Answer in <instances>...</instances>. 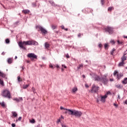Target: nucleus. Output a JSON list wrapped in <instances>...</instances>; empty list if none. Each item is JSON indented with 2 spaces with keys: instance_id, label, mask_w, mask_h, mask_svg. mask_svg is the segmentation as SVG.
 Masks as SVG:
<instances>
[{
  "instance_id": "1",
  "label": "nucleus",
  "mask_w": 127,
  "mask_h": 127,
  "mask_svg": "<svg viewBox=\"0 0 127 127\" xmlns=\"http://www.w3.org/2000/svg\"><path fill=\"white\" fill-rule=\"evenodd\" d=\"M68 114L69 115H71V116H75V117H77L78 118H80L81 116H82V112L80 111H77V110H68Z\"/></svg>"
},
{
  "instance_id": "2",
  "label": "nucleus",
  "mask_w": 127,
  "mask_h": 127,
  "mask_svg": "<svg viewBox=\"0 0 127 127\" xmlns=\"http://www.w3.org/2000/svg\"><path fill=\"white\" fill-rule=\"evenodd\" d=\"M1 95L3 98H7V99H10L11 98L10 92L7 89H4L2 91Z\"/></svg>"
},
{
  "instance_id": "3",
  "label": "nucleus",
  "mask_w": 127,
  "mask_h": 127,
  "mask_svg": "<svg viewBox=\"0 0 127 127\" xmlns=\"http://www.w3.org/2000/svg\"><path fill=\"white\" fill-rule=\"evenodd\" d=\"M23 44L24 45H35L36 46H37V45H38V42L33 40H29L23 41Z\"/></svg>"
},
{
  "instance_id": "4",
  "label": "nucleus",
  "mask_w": 127,
  "mask_h": 127,
  "mask_svg": "<svg viewBox=\"0 0 127 127\" xmlns=\"http://www.w3.org/2000/svg\"><path fill=\"white\" fill-rule=\"evenodd\" d=\"M127 55V54H124V56L121 58L122 61L119 64L118 67H122L126 64V63H125V61L127 60V57L126 56Z\"/></svg>"
},
{
  "instance_id": "5",
  "label": "nucleus",
  "mask_w": 127,
  "mask_h": 127,
  "mask_svg": "<svg viewBox=\"0 0 127 127\" xmlns=\"http://www.w3.org/2000/svg\"><path fill=\"white\" fill-rule=\"evenodd\" d=\"M27 57H28V58H30L31 61H33L34 59H37V56L35 55L34 53L28 54Z\"/></svg>"
},
{
  "instance_id": "6",
  "label": "nucleus",
  "mask_w": 127,
  "mask_h": 127,
  "mask_svg": "<svg viewBox=\"0 0 127 127\" xmlns=\"http://www.w3.org/2000/svg\"><path fill=\"white\" fill-rule=\"evenodd\" d=\"M37 28L40 29L39 30L42 32V34H46L47 33V31L41 26H37Z\"/></svg>"
},
{
  "instance_id": "7",
  "label": "nucleus",
  "mask_w": 127,
  "mask_h": 127,
  "mask_svg": "<svg viewBox=\"0 0 127 127\" xmlns=\"http://www.w3.org/2000/svg\"><path fill=\"white\" fill-rule=\"evenodd\" d=\"M104 29L105 31L109 32V34H112L113 32H114V29L111 27H107L106 28H105Z\"/></svg>"
},
{
  "instance_id": "8",
  "label": "nucleus",
  "mask_w": 127,
  "mask_h": 127,
  "mask_svg": "<svg viewBox=\"0 0 127 127\" xmlns=\"http://www.w3.org/2000/svg\"><path fill=\"white\" fill-rule=\"evenodd\" d=\"M109 80L107 78V75H105L101 77V82H103L105 85L108 83Z\"/></svg>"
},
{
  "instance_id": "9",
  "label": "nucleus",
  "mask_w": 127,
  "mask_h": 127,
  "mask_svg": "<svg viewBox=\"0 0 127 127\" xmlns=\"http://www.w3.org/2000/svg\"><path fill=\"white\" fill-rule=\"evenodd\" d=\"M99 89L100 87L99 86H96L94 84L92 86V91L94 93H97L98 91H99Z\"/></svg>"
},
{
  "instance_id": "10",
  "label": "nucleus",
  "mask_w": 127,
  "mask_h": 127,
  "mask_svg": "<svg viewBox=\"0 0 127 127\" xmlns=\"http://www.w3.org/2000/svg\"><path fill=\"white\" fill-rule=\"evenodd\" d=\"M100 97H101L100 101L102 102V103H105V102H106V99L108 98V96H107V95H105L104 96H101Z\"/></svg>"
},
{
  "instance_id": "11",
  "label": "nucleus",
  "mask_w": 127,
  "mask_h": 127,
  "mask_svg": "<svg viewBox=\"0 0 127 127\" xmlns=\"http://www.w3.org/2000/svg\"><path fill=\"white\" fill-rule=\"evenodd\" d=\"M94 78L95 79V81H98V82H101V77H100V76L97 75H94Z\"/></svg>"
},
{
  "instance_id": "12",
  "label": "nucleus",
  "mask_w": 127,
  "mask_h": 127,
  "mask_svg": "<svg viewBox=\"0 0 127 127\" xmlns=\"http://www.w3.org/2000/svg\"><path fill=\"white\" fill-rule=\"evenodd\" d=\"M23 45H24V44H23V42H20L18 43V46H19V47H20V48H22V49H23V50H25V49H26V48H25V47H24V46H23Z\"/></svg>"
},
{
  "instance_id": "13",
  "label": "nucleus",
  "mask_w": 127,
  "mask_h": 127,
  "mask_svg": "<svg viewBox=\"0 0 127 127\" xmlns=\"http://www.w3.org/2000/svg\"><path fill=\"white\" fill-rule=\"evenodd\" d=\"M44 46L46 49H48L50 47V45L48 42L45 43Z\"/></svg>"
},
{
  "instance_id": "14",
  "label": "nucleus",
  "mask_w": 127,
  "mask_h": 127,
  "mask_svg": "<svg viewBox=\"0 0 127 127\" xmlns=\"http://www.w3.org/2000/svg\"><path fill=\"white\" fill-rule=\"evenodd\" d=\"M13 100V101H16V102L18 103L20 101H23V99H22V97H19V98H14Z\"/></svg>"
},
{
  "instance_id": "15",
  "label": "nucleus",
  "mask_w": 127,
  "mask_h": 127,
  "mask_svg": "<svg viewBox=\"0 0 127 127\" xmlns=\"http://www.w3.org/2000/svg\"><path fill=\"white\" fill-rule=\"evenodd\" d=\"M6 75L4 74L3 72L0 70V77H1L2 78H5Z\"/></svg>"
},
{
  "instance_id": "16",
  "label": "nucleus",
  "mask_w": 127,
  "mask_h": 127,
  "mask_svg": "<svg viewBox=\"0 0 127 127\" xmlns=\"http://www.w3.org/2000/svg\"><path fill=\"white\" fill-rule=\"evenodd\" d=\"M123 76H124L123 73L117 74V78L118 80H120V79H121V78H122V77H123Z\"/></svg>"
},
{
  "instance_id": "17",
  "label": "nucleus",
  "mask_w": 127,
  "mask_h": 127,
  "mask_svg": "<svg viewBox=\"0 0 127 127\" xmlns=\"http://www.w3.org/2000/svg\"><path fill=\"white\" fill-rule=\"evenodd\" d=\"M116 87L117 88V89H123V85L121 84H117L116 85Z\"/></svg>"
},
{
  "instance_id": "18",
  "label": "nucleus",
  "mask_w": 127,
  "mask_h": 127,
  "mask_svg": "<svg viewBox=\"0 0 127 127\" xmlns=\"http://www.w3.org/2000/svg\"><path fill=\"white\" fill-rule=\"evenodd\" d=\"M77 91H78V88H77L76 87L73 88L72 89V93H75V92H77Z\"/></svg>"
},
{
  "instance_id": "19",
  "label": "nucleus",
  "mask_w": 127,
  "mask_h": 127,
  "mask_svg": "<svg viewBox=\"0 0 127 127\" xmlns=\"http://www.w3.org/2000/svg\"><path fill=\"white\" fill-rule=\"evenodd\" d=\"M122 83H123L124 85L126 84H127V77L125 78L123 81Z\"/></svg>"
},
{
  "instance_id": "20",
  "label": "nucleus",
  "mask_w": 127,
  "mask_h": 127,
  "mask_svg": "<svg viewBox=\"0 0 127 127\" xmlns=\"http://www.w3.org/2000/svg\"><path fill=\"white\" fill-rule=\"evenodd\" d=\"M7 63L8 64H11L12 63V60L11 58H8L7 60Z\"/></svg>"
},
{
  "instance_id": "21",
  "label": "nucleus",
  "mask_w": 127,
  "mask_h": 127,
  "mask_svg": "<svg viewBox=\"0 0 127 127\" xmlns=\"http://www.w3.org/2000/svg\"><path fill=\"white\" fill-rule=\"evenodd\" d=\"M29 10L28 9H25V10H23L22 12H24V13H25V14H26V13H29Z\"/></svg>"
},
{
  "instance_id": "22",
  "label": "nucleus",
  "mask_w": 127,
  "mask_h": 127,
  "mask_svg": "<svg viewBox=\"0 0 127 127\" xmlns=\"http://www.w3.org/2000/svg\"><path fill=\"white\" fill-rule=\"evenodd\" d=\"M83 64H79L78 66L77 67V69H82L83 68Z\"/></svg>"
},
{
  "instance_id": "23",
  "label": "nucleus",
  "mask_w": 127,
  "mask_h": 127,
  "mask_svg": "<svg viewBox=\"0 0 127 127\" xmlns=\"http://www.w3.org/2000/svg\"><path fill=\"white\" fill-rule=\"evenodd\" d=\"M29 86V84L23 85V89H27Z\"/></svg>"
},
{
  "instance_id": "24",
  "label": "nucleus",
  "mask_w": 127,
  "mask_h": 127,
  "mask_svg": "<svg viewBox=\"0 0 127 127\" xmlns=\"http://www.w3.org/2000/svg\"><path fill=\"white\" fill-rule=\"evenodd\" d=\"M0 84L1 85V86H4L3 80L1 78H0Z\"/></svg>"
},
{
  "instance_id": "25",
  "label": "nucleus",
  "mask_w": 127,
  "mask_h": 127,
  "mask_svg": "<svg viewBox=\"0 0 127 127\" xmlns=\"http://www.w3.org/2000/svg\"><path fill=\"white\" fill-rule=\"evenodd\" d=\"M12 116L13 117H17V113H16V112H12Z\"/></svg>"
},
{
  "instance_id": "26",
  "label": "nucleus",
  "mask_w": 127,
  "mask_h": 127,
  "mask_svg": "<svg viewBox=\"0 0 127 127\" xmlns=\"http://www.w3.org/2000/svg\"><path fill=\"white\" fill-rule=\"evenodd\" d=\"M51 27H52V29L53 30H54V29H56V27H57V26H55L54 25H51Z\"/></svg>"
},
{
  "instance_id": "27",
  "label": "nucleus",
  "mask_w": 127,
  "mask_h": 127,
  "mask_svg": "<svg viewBox=\"0 0 127 127\" xmlns=\"http://www.w3.org/2000/svg\"><path fill=\"white\" fill-rule=\"evenodd\" d=\"M113 9H114V7H109L108 10V11H111V10H113Z\"/></svg>"
},
{
  "instance_id": "28",
  "label": "nucleus",
  "mask_w": 127,
  "mask_h": 127,
  "mask_svg": "<svg viewBox=\"0 0 127 127\" xmlns=\"http://www.w3.org/2000/svg\"><path fill=\"white\" fill-rule=\"evenodd\" d=\"M1 106L2 107V108H4L5 107V104L3 101L1 102Z\"/></svg>"
},
{
  "instance_id": "29",
  "label": "nucleus",
  "mask_w": 127,
  "mask_h": 127,
  "mask_svg": "<svg viewBox=\"0 0 127 127\" xmlns=\"http://www.w3.org/2000/svg\"><path fill=\"white\" fill-rule=\"evenodd\" d=\"M115 51H116L115 48L113 49L112 51L111 52V55H114V52H115Z\"/></svg>"
},
{
  "instance_id": "30",
  "label": "nucleus",
  "mask_w": 127,
  "mask_h": 127,
  "mask_svg": "<svg viewBox=\"0 0 127 127\" xmlns=\"http://www.w3.org/2000/svg\"><path fill=\"white\" fill-rule=\"evenodd\" d=\"M17 80H18V82H21L22 81V79H20V76H18L17 77Z\"/></svg>"
},
{
  "instance_id": "31",
  "label": "nucleus",
  "mask_w": 127,
  "mask_h": 127,
  "mask_svg": "<svg viewBox=\"0 0 127 127\" xmlns=\"http://www.w3.org/2000/svg\"><path fill=\"white\" fill-rule=\"evenodd\" d=\"M9 42H10L9 39H6L5 40V43H6V44H8V43H9Z\"/></svg>"
},
{
  "instance_id": "32",
  "label": "nucleus",
  "mask_w": 127,
  "mask_h": 127,
  "mask_svg": "<svg viewBox=\"0 0 127 127\" xmlns=\"http://www.w3.org/2000/svg\"><path fill=\"white\" fill-rule=\"evenodd\" d=\"M60 109H61V110H65V111H68V110H70V109H66V108H64V107H62V106H61V107H60Z\"/></svg>"
},
{
  "instance_id": "33",
  "label": "nucleus",
  "mask_w": 127,
  "mask_h": 127,
  "mask_svg": "<svg viewBox=\"0 0 127 127\" xmlns=\"http://www.w3.org/2000/svg\"><path fill=\"white\" fill-rule=\"evenodd\" d=\"M118 74H119V73H118V71L115 70V71H114V76H116V75H117V76H118Z\"/></svg>"
},
{
  "instance_id": "34",
  "label": "nucleus",
  "mask_w": 127,
  "mask_h": 127,
  "mask_svg": "<svg viewBox=\"0 0 127 127\" xmlns=\"http://www.w3.org/2000/svg\"><path fill=\"white\" fill-rule=\"evenodd\" d=\"M30 123H31V124H34L35 123V120L34 119H32L30 121Z\"/></svg>"
},
{
  "instance_id": "35",
  "label": "nucleus",
  "mask_w": 127,
  "mask_h": 127,
  "mask_svg": "<svg viewBox=\"0 0 127 127\" xmlns=\"http://www.w3.org/2000/svg\"><path fill=\"white\" fill-rule=\"evenodd\" d=\"M49 67H50V68H51L52 69H54V66L53 65H52V64H50L49 65Z\"/></svg>"
},
{
  "instance_id": "36",
  "label": "nucleus",
  "mask_w": 127,
  "mask_h": 127,
  "mask_svg": "<svg viewBox=\"0 0 127 127\" xmlns=\"http://www.w3.org/2000/svg\"><path fill=\"white\" fill-rule=\"evenodd\" d=\"M108 44H105V45H104V47H105V49H106V50H107V49H108Z\"/></svg>"
},
{
  "instance_id": "37",
  "label": "nucleus",
  "mask_w": 127,
  "mask_h": 127,
  "mask_svg": "<svg viewBox=\"0 0 127 127\" xmlns=\"http://www.w3.org/2000/svg\"><path fill=\"white\" fill-rule=\"evenodd\" d=\"M50 3H51V4H52V5H55V4L54 3V2L52 1H49Z\"/></svg>"
},
{
  "instance_id": "38",
  "label": "nucleus",
  "mask_w": 127,
  "mask_h": 127,
  "mask_svg": "<svg viewBox=\"0 0 127 127\" xmlns=\"http://www.w3.org/2000/svg\"><path fill=\"white\" fill-rule=\"evenodd\" d=\"M98 47H99V48H102L103 47V45L102 44H99L98 45Z\"/></svg>"
},
{
  "instance_id": "39",
  "label": "nucleus",
  "mask_w": 127,
  "mask_h": 127,
  "mask_svg": "<svg viewBox=\"0 0 127 127\" xmlns=\"http://www.w3.org/2000/svg\"><path fill=\"white\" fill-rule=\"evenodd\" d=\"M110 94H111V92L108 91L105 95H106V96H108V95Z\"/></svg>"
},
{
  "instance_id": "40",
  "label": "nucleus",
  "mask_w": 127,
  "mask_h": 127,
  "mask_svg": "<svg viewBox=\"0 0 127 127\" xmlns=\"http://www.w3.org/2000/svg\"><path fill=\"white\" fill-rule=\"evenodd\" d=\"M105 0H101V4L102 5H104V1Z\"/></svg>"
},
{
  "instance_id": "41",
  "label": "nucleus",
  "mask_w": 127,
  "mask_h": 127,
  "mask_svg": "<svg viewBox=\"0 0 127 127\" xmlns=\"http://www.w3.org/2000/svg\"><path fill=\"white\" fill-rule=\"evenodd\" d=\"M54 67H56V68H59V65L58 64H56V65H54Z\"/></svg>"
},
{
  "instance_id": "42",
  "label": "nucleus",
  "mask_w": 127,
  "mask_h": 127,
  "mask_svg": "<svg viewBox=\"0 0 127 127\" xmlns=\"http://www.w3.org/2000/svg\"><path fill=\"white\" fill-rule=\"evenodd\" d=\"M65 57L67 58H70V56H69V54H66V55H65Z\"/></svg>"
},
{
  "instance_id": "43",
  "label": "nucleus",
  "mask_w": 127,
  "mask_h": 127,
  "mask_svg": "<svg viewBox=\"0 0 127 127\" xmlns=\"http://www.w3.org/2000/svg\"><path fill=\"white\" fill-rule=\"evenodd\" d=\"M32 5L33 7H35V6H36V4L35 3H33Z\"/></svg>"
},
{
  "instance_id": "44",
  "label": "nucleus",
  "mask_w": 127,
  "mask_h": 127,
  "mask_svg": "<svg viewBox=\"0 0 127 127\" xmlns=\"http://www.w3.org/2000/svg\"><path fill=\"white\" fill-rule=\"evenodd\" d=\"M32 90L33 93H35V89L34 88V87H32Z\"/></svg>"
},
{
  "instance_id": "45",
  "label": "nucleus",
  "mask_w": 127,
  "mask_h": 127,
  "mask_svg": "<svg viewBox=\"0 0 127 127\" xmlns=\"http://www.w3.org/2000/svg\"><path fill=\"white\" fill-rule=\"evenodd\" d=\"M117 42H118V44H123V42H120V41H119V40L117 41Z\"/></svg>"
},
{
  "instance_id": "46",
  "label": "nucleus",
  "mask_w": 127,
  "mask_h": 127,
  "mask_svg": "<svg viewBox=\"0 0 127 127\" xmlns=\"http://www.w3.org/2000/svg\"><path fill=\"white\" fill-rule=\"evenodd\" d=\"M114 106H115V107H116V108H118V104H116V103H114Z\"/></svg>"
},
{
  "instance_id": "47",
  "label": "nucleus",
  "mask_w": 127,
  "mask_h": 127,
  "mask_svg": "<svg viewBox=\"0 0 127 127\" xmlns=\"http://www.w3.org/2000/svg\"><path fill=\"white\" fill-rule=\"evenodd\" d=\"M62 66L63 67H64V68H67V66H66V65H64V64H62Z\"/></svg>"
},
{
  "instance_id": "48",
  "label": "nucleus",
  "mask_w": 127,
  "mask_h": 127,
  "mask_svg": "<svg viewBox=\"0 0 127 127\" xmlns=\"http://www.w3.org/2000/svg\"><path fill=\"white\" fill-rule=\"evenodd\" d=\"M11 126H12V127H15V124H11Z\"/></svg>"
},
{
  "instance_id": "49",
  "label": "nucleus",
  "mask_w": 127,
  "mask_h": 127,
  "mask_svg": "<svg viewBox=\"0 0 127 127\" xmlns=\"http://www.w3.org/2000/svg\"><path fill=\"white\" fill-rule=\"evenodd\" d=\"M21 119H22L21 117H19L18 118V121H21Z\"/></svg>"
},
{
  "instance_id": "50",
  "label": "nucleus",
  "mask_w": 127,
  "mask_h": 127,
  "mask_svg": "<svg viewBox=\"0 0 127 127\" xmlns=\"http://www.w3.org/2000/svg\"><path fill=\"white\" fill-rule=\"evenodd\" d=\"M111 43H112L113 44H115V41H111Z\"/></svg>"
},
{
  "instance_id": "51",
  "label": "nucleus",
  "mask_w": 127,
  "mask_h": 127,
  "mask_svg": "<svg viewBox=\"0 0 127 127\" xmlns=\"http://www.w3.org/2000/svg\"><path fill=\"white\" fill-rule=\"evenodd\" d=\"M61 27H62V29H65L64 25H62V26H61Z\"/></svg>"
},
{
  "instance_id": "52",
  "label": "nucleus",
  "mask_w": 127,
  "mask_h": 127,
  "mask_svg": "<svg viewBox=\"0 0 127 127\" xmlns=\"http://www.w3.org/2000/svg\"><path fill=\"white\" fill-rule=\"evenodd\" d=\"M61 71H62V72H63L64 71V68H63V67H62Z\"/></svg>"
},
{
  "instance_id": "53",
  "label": "nucleus",
  "mask_w": 127,
  "mask_h": 127,
  "mask_svg": "<svg viewBox=\"0 0 127 127\" xmlns=\"http://www.w3.org/2000/svg\"><path fill=\"white\" fill-rule=\"evenodd\" d=\"M18 23H19V21H17L15 23V24H18Z\"/></svg>"
},
{
  "instance_id": "54",
  "label": "nucleus",
  "mask_w": 127,
  "mask_h": 127,
  "mask_svg": "<svg viewBox=\"0 0 127 127\" xmlns=\"http://www.w3.org/2000/svg\"><path fill=\"white\" fill-rule=\"evenodd\" d=\"M85 86L86 88H88L89 87V86H88L87 84H85Z\"/></svg>"
},
{
  "instance_id": "55",
  "label": "nucleus",
  "mask_w": 127,
  "mask_h": 127,
  "mask_svg": "<svg viewBox=\"0 0 127 127\" xmlns=\"http://www.w3.org/2000/svg\"><path fill=\"white\" fill-rule=\"evenodd\" d=\"M110 81H111V82H113V81H114V79L110 78Z\"/></svg>"
},
{
  "instance_id": "56",
  "label": "nucleus",
  "mask_w": 127,
  "mask_h": 127,
  "mask_svg": "<svg viewBox=\"0 0 127 127\" xmlns=\"http://www.w3.org/2000/svg\"><path fill=\"white\" fill-rule=\"evenodd\" d=\"M78 37H81V34H79L78 35Z\"/></svg>"
},
{
  "instance_id": "57",
  "label": "nucleus",
  "mask_w": 127,
  "mask_h": 127,
  "mask_svg": "<svg viewBox=\"0 0 127 127\" xmlns=\"http://www.w3.org/2000/svg\"><path fill=\"white\" fill-rule=\"evenodd\" d=\"M82 77H83L84 78H86V76H85V75H84V74L82 75Z\"/></svg>"
},
{
  "instance_id": "58",
  "label": "nucleus",
  "mask_w": 127,
  "mask_h": 127,
  "mask_svg": "<svg viewBox=\"0 0 127 127\" xmlns=\"http://www.w3.org/2000/svg\"><path fill=\"white\" fill-rule=\"evenodd\" d=\"M4 54H5L4 52H3L1 53V55H4Z\"/></svg>"
},
{
  "instance_id": "59",
  "label": "nucleus",
  "mask_w": 127,
  "mask_h": 127,
  "mask_svg": "<svg viewBox=\"0 0 127 127\" xmlns=\"http://www.w3.org/2000/svg\"><path fill=\"white\" fill-rule=\"evenodd\" d=\"M60 122H61L60 119H59V120H58V123H60Z\"/></svg>"
},
{
  "instance_id": "60",
  "label": "nucleus",
  "mask_w": 127,
  "mask_h": 127,
  "mask_svg": "<svg viewBox=\"0 0 127 127\" xmlns=\"http://www.w3.org/2000/svg\"><path fill=\"white\" fill-rule=\"evenodd\" d=\"M99 102H100V101L99 100V99H97V103H99Z\"/></svg>"
},
{
  "instance_id": "61",
  "label": "nucleus",
  "mask_w": 127,
  "mask_h": 127,
  "mask_svg": "<svg viewBox=\"0 0 127 127\" xmlns=\"http://www.w3.org/2000/svg\"><path fill=\"white\" fill-rule=\"evenodd\" d=\"M64 30H66V31H68V29L67 28H65V29H64Z\"/></svg>"
},
{
  "instance_id": "62",
  "label": "nucleus",
  "mask_w": 127,
  "mask_h": 127,
  "mask_svg": "<svg viewBox=\"0 0 127 127\" xmlns=\"http://www.w3.org/2000/svg\"><path fill=\"white\" fill-rule=\"evenodd\" d=\"M21 68H22V70H24V67L23 66H22Z\"/></svg>"
},
{
  "instance_id": "63",
  "label": "nucleus",
  "mask_w": 127,
  "mask_h": 127,
  "mask_svg": "<svg viewBox=\"0 0 127 127\" xmlns=\"http://www.w3.org/2000/svg\"><path fill=\"white\" fill-rule=\"evenodd\" d=\"M125 104H126V105H127V100L125 101Z\"/></svg>"
},
{
  "instance_id": "64",
  "label": "nucleus",
  "mask_w": 127,
  "mask_h": 127,
  "mask_svg": "<svg viewBox=\"0 0 127 127\" xmlns=\"http://www.w3.org/2000/svg\"><path fill=\"white\" fill-rule=\"evenodd\" d=\"M118 99H120L121 98L120 97V95H118Z\"/></svg>"
}]
</instances>
